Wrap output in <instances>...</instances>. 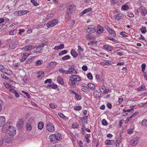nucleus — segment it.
<instances>
[{
	"mask_svg": "<svg viewBox=\"0 0 147 147\" xmlns=\"http://www.w3.org/2000/svg\"><path fill=\"white\" fill-rule=\"evenodd\" d=\"M93 95L94 97L99 98L101 96V94L97 90H95L94 92Z\"/></svg>",
	"mask_w": 147,
	"mask_h": 147,
	"instance_id": "22",
	"label": "nucleus"
},
{
	"mask_svg": "<svg viewBox=\"0 0 147 147\" xmlns=\"http://www.w3.org/2000/svg\"><path fill=\"white\" fill-rule=\"evenodd\" d=\"M139 138L137 137L134 138L130 142V144L131 145L135 146L138 144Z\"/></svg>",
	"mask_w": 147,
	"mask_h": 147,
	"instance_id": "12",
	"label": "nucleus"
},
{
	"mask_svg": "<svg viewBox=\"0 0 147 147\" xmlns=\"http://www.w3.org/2000/svg\"><path fill=\"white\" fill-rule=\"evenodd\" d=\"M35 48V47L32 45H26L23 47L22 49L23 51H30Z\"/></svg>",
	"mask_w": 147,
	"mask_h": 147,
	"instance_id": "10",
	"label": "nucleus"
},
{
	"mask_svg": "<svg viewBox=\"0 0 147 147\" xmlns=\"http://www.w3.org/2000/svg\"><path fill=\"white\" fill-rule=\"evenodd\" d=\"M88 87L90 88L91 90H93L95 89V85L91 83H89L88 85Z\"/></svg>",
	"mask_w": 147,
	"mask_h": 147,
	"instance_id": "34",
	"label": "nucleus"
},
{
	"mask_svg": "<svg viewBox=\"0 0 147 147\" xmlns=\"http://www.w3.org/2000/svg\"><path fill=\"white\" fill-rule=\"evenodd\" d=\"M22 92L24 93L28 98H30V95L28 93L24 91H22Z\"/></svg>",
	"mask_w": 147,
	"mask_h": 147,
	"instance_id": "63",
	"label": "nucleus"
},
{
	"mask_svg": "<svg viewBox=\"0 0 147 147\" xmlns=\"http://www.w3.org/2000/svg\"><path fill=\"white\" fill-rule=\"evenodd\" d=\"M7 132L9 136H14L16 133V129L15 127L12 126L8 130Z\"/></svg>",
	"mask_w": 147,
	"mask_h": 147,
	"instance_id": "4",
	"label": "nucleus"
},
{
	"mask_svg": "<svg viewBox=\"0 0 147 147\" xmlns=\"http://www.w3.org/2000/svg\"><path fill=\"white\" fill-rule=\"evenodd\" d=\"M88 78L90 80H92L93 79L92 75L91 73H88L87 75Z\"/></svg>",
	"mask_w": 147,
	"mask_h": 147,
	"instance_id": "52",
	"label": "nucleus"
},
{
	"mask_svg": "<svg viewBox=\"0 0 147 147\" xmlns=\"http://www.w3.org/2000/svg\"><path fill=\"white\" fill-rule=\"evenodd\" d=\"M82 90L86 93H88L89 91V89L86 86H82L81 87Z\"/></svg>",
	"mask_w": 147,
	"mask_h": 147,
	"instance_id": "35",
	"label": "nucleus"
},
{
	"mask_svg": "<svg viewBox=\"0 0 147 147\" xmlns=\"http://www.w3.org/2000/svg\"><path fill=\"white\" fill-rule=\"evenodd\" d=\"M31 2L35 6H37L39 5V4L34 0H31Z\"/></svg>",
	"mask_w": 147,
	"mask_h": 147,
	"instance_id": "40",
	"label": "nucleus"
},
{
	"mask_svg": "<svg viewBox=\"0 0 147 147\" xmlns=\"http://www.w3.org/2000/svg\"><path fill=\"white\" fill-rule=\"evenodd\" d=\"M57 62L54 61H51L50 63V65L52 67H54L57 64Z\"/></svg>",
	"mask_w": 147,
	"mask_h": 147,
	"instance_id": "45",
	"label": "nucleus"
},
{
	"mask_svg": "<svg viewBox=\"0 0 147 147\" xmlns=\"http://www.w3.org/2000/svg\"><path fill=\"white\" fill-rule=\"evenodd\" d=\"M146 66V64L145 63H143L141 66L142 69V71L143 72H144L145 69V67Z\"/></svg>",
	"mask_w": 147,
	"mask_h": 147,
	"instance_id": "51",
	"label": "nucleus"
},
{
	"mask_svg": "<svg viewBox=\"0 0 147 147\" xmlns=\"http://www.w3.org/2000/svg\"><path fill=\"white\" fill-rule=\"evenodd\" d=\"M3 72L8 75H10L12 74V72L11 70L7 68H5Z\"/></svg>",
	"mask_w": 147,
	"mask_h": 147,
	"instance_id": "33",
	"label": "nucleus"
},
{
	"mask_svg": "<svg viewBox=\"0 0 147 147\" xmlns=\"http://www.w3.org/2000/svg\"><path fill=\"white\" fill-rule=\"evenodd\" d=\"M142 124L144 126H147V119L144 120L142 122Z\"/></svg>",
	"mask_w": 147,
	"mask_h": 147,
	"instance_id": "57",
	"label": "nucleus"
},
{
	"mask_svg": "<svg viewBox=\"0 0 147 147\" xmlns=\"http://www.w3.org/2000/svg\"><path fill=\"white\" fill-rule=\"evenodd\" d=\"M55 141L60 140H61L62 137L60 134L59 133H57L55 134Z\"/></svg>",
	"mask_w": 147,
	"mask_h": 147,
	"instance_id": "24",
	"label": "nucleus"
},
{
	"mask_svg": "<svg viewBox=\"0 0 147 147\" xmlns=\"http://www.w3.org/2000/svg\"><path fill=\"white\" fill-rule=\"evenodd\" d=\"M71 14V13H69V12H66L65 16L66 21L67 22L68 19L70 18Z\"/></svg>",
	"mask_w": 147,
	"mask_h": 147,
	"instance_id": "31",
	"label": "nucleus"
},
{
	"mask_svg": "<svg viewBox=\"0 0 147 147\" xmlns=\"http://www.w3.org/2000/svg\"><path fill=\"white\" fill-rule=\"evenodd\" d=\"M13 139V138L11 136H6L5 138V142L6 143H9L11 142Z\"/></svg>",
	"mask_w": 147,
	"mask_h": 147,
	"instance_id": "18",
	"label": "nucleus"
},
{
	"mask_svg": "<svg viewBox=\"0 0 147 147\" xmlns=\"http://www.w3.org/2000/svg\"><path fill=\"white\" fill-rule=\"evenodd\" d=\"M70 78L73 79L75 81H79L81 80L80 77L77 75H72L70 77Z\"/></svg>",
	"mask_w": 147,
	"mask_h": 147,
	"instance_id": "15",
	"label": "nucleus"
},
{
	"mask_svg": "<svg viewBox=\"0 0 147 147\" xmlns=\"http://www.w3.org/2000/svg\"><path fill=\"white\" fill-rule=\"evenodd\" d=\"M55 136V134H52L50 135L49 136V140L51 142H52L53 143L56 142Z\"/></svg>",
	"mask_w": 147,
	"mask_h": 147,
	"instance_id": "20",
	"label": "nucleus"
},
{
	"mask_svg": "<svg viewBox=\"0 0 147 147\" xmlns=\"http://www.w3.org/2000/svg\"><path fill=\"white\" fill-rule=\"evenodd\" d=\"M50 88L55 89L57 88V85L55 84L50 85Z\"/></svg>",
	"mask_w": 147,
	"mask_h": 147,
	"instance_id": "48",
	"label": "nucleus"
},
{
	"mask_svg": "<svg viewBox=\"0 0 147 147\" xmlns=\"http://www.w3.org/2000/svg\"><path fill=\"white\" fill-rule=\"evenodd\" d=\"M72 127L74 129L78 128L79 127V125L77 123H75L72 125Z\"/></svg>",
	"mask_w": 147,
	"mask_h": 147,
	"instance_id": "43",
	"label": "nucleus"
},
{
	"mask_svg": "<svg viewBox=\"0 0 147 147\" xmlns=\"http://www.w3.org/2000/svg\"><path fill=\"white\" fill-rule=\"evenodd\" d=\"M84 1L88 3H89L90 2L92 3L94 2L95 0H84Z\"/></svg>",
	"mask_w": 147,
	"mask_h": 147,
	"instance_id": "59",
	"label": "nucleus"
},
{
	"mask_svg": "<svg viewBox=\"0 0 147 147\" xmlns=\"http://www.w3.org/2000/svg\"><path fill=\"white\" fill-rule=\"evenodd\" d=\"M103 47L105 49L108 50L110 51H112L113 49V48L109 45H104Z\"/></svg>",
	"mask_w": 147,
	"mask_h": 147,
	"instance_id": "30",
	"label": "nucleus"
},
{
	"mask_svg": "<svg viewBox=\"0 0 147 147\" xmlns=\"http://www.w3.org/2000/svg\"><path fill=\"white\" fill-rule=\"evenodd\" d=\"M110 36H111L110 35H109V37H108L107 38L108 39L112 40V41L114 42H117V41L115 39L111 38Z\"/></svg>",
	"mask_w": 147,
	"mask_h": 147,
	"instance_id": "60",
	"label": "nucleus"
},
{
	"mask_svg": "<svg viewBox=\"0 0 147 147\" xmlns=\"http://www.w3.org/2000/svg\"><path fill=\"white\" fill-rule=\"evenodd\" d=\"M11 123L10 121H9L7 122L5 125H3L1 131L3 133H6L8 130L10 129V128L11 126L10 125V124Z\"/></svg>",
	"mask_w": 147,
	"mask_h": 147,
	"instance_id": "2",
	"label": "nucleus"
},
{
	"mask_svg": "<svg viewBox=\"0 0 147 147\" xmlns=\"http://www.w3.org/2000/svg\"><path fill=\"white\" fill-rule=\"evenodd\" d=\"M57 23V20L56 19V20H52L48 22L46 24L47 27L48 28L52 27L54 26Z\"/></svg>",
	"mask_w": 147,
	"mask_h": 147,
	"instance_id": "7",
	"label": "nucleus"
},
{
	"mask_svg": "<svg viewBox=\"0 0 147 147\" xmlns=\"http://www.w3.org/2000/svg\"><path fill=\"white\" fill-rule=\"evenodd\" d=\"M102 125H106L108 124V123L106 120L105 119H103L102 121Z\"/></svg>",
	"mask_w": 147,
	"mask_h": 147,
	"instance_id": "55",
	"label": "nucleus"
},
{
	"mask_svg": "<svg viewBox=\"0 0 147 147\" xmlns=\"http://www.w3.org/2000/svg\"><path fill=\"white\" fill-rule=\"evenodd\" d=\"M91 10L92 9L90 8L86 9L84 10L82 12H81L79 14V16L80 17H81L86 13L90 11H91Z\"/></svg>",
	"mask_w": 147,
	"mask_h": 147,
	"instance_id": "17",
	"label": "nucleus"
},
{
	"mask_svg": "<svg viewBox=\"0 0 147 147\" xmlns=\"http://www.w3.org/2000/svg\"><path fill=\"white\" fill-rule=\"evenodd\" d=\"M125 33H126L125 32H122L120 33V34L123 37H127L128 36V35L125 34Z\"/></svg>",
	"mask_w": 147,
	"mask_h": 147,
	"instance_id": "62",
	"label": "nucleus"
},
{
	"mask_svg": "<svg viewBox=\"0 0 147 147\" xmlns=\"http://www.w3.org/2000/svg\"><path fill=\"white\" fill-rule=\"evenodd\" d=\"M146 88L145 86L142 85L140 87L138 88V90L139 91H142L146 90Z\"/></svg>",
	"mask_w": 147,
	"mask_h": 147,
	"instance_id": "41",
	"label": "nucleus"
},
{
	"mask_svg": "<svg viewBox=\"0 0 147 147\" xmlns=\"http://www.w3.org/2000/svg\"><path fill=\"white\" fill-rule=\"evenodd\" d=\"M114 18L117 20H119L122 19L124 17L123 15L121 13H119L114 16Z\"/></svg>",
	"mask_w": 147,
	"mask_h": 147,
	"instance_id": "11",
	"label": "nucleus"
},
{
	"mask_svg": "<svg viewBox=\"0 0 147 147\" xmlns=\"http://www.w3.org/2000/svg\"><path fill=\"white\" fill-rule=\"evenodd\" d=\"M45 46V44L43 43L40 44L38 46L36 47V52L41 53V51L42 50L43 47Z\"/></svg>",
	"mask_w": 147,
	"mask_h": 147,
	"instance_id": "14",
	"label": "nucleus"
},
{
	"mask_svg": "<svg viewBox=\"0 0 147 147\" xmlns=\"http://www.w3.org/2000/svg\"><path fill=\"white\" fill-rule=\"evenodd\" d=\"M44 73L42 71H39L37 73V76L39 79H41L44 77Z\"/></svg>",
	"mask_w": 147,
	"mask_h": 147,
	"instance_id": "16",
	"label": "nucleus"
},
{
	"mask_svg": "<svg viewBox=\"0 0 147 147\" xmlns=\"http://www.w3.org/2000/svg\"><path fill=\"white\" fill-rule=\"evenodd\" d=\"M7 28V26L5 24H3L2 25V26L0 28L1 29L3 30H4L6 28Z\"/></svg>",
	"mask_w": 147,
	"mask_h": 147,
	"instance_id": "58",
	"label": "nucleus"
},
{
	"mask_svg": "<svg viewBox=\"0 0 147 147\" xmlns=\"http://www.w3.org/2000/svg\"><path fill=\"white\" fill-rule=\"evenodd\" d=\"M24 121L21 119H18L16 123V126L18 129H21L24 126Z\"/></svg>",
	"mask_w": 147,
	"mask_h": 147,
	"instance_id": "6",
	"label": "nucleus"
},
{
	"mask_svg": "<svg viewBox=\"0 0 147 147\" xmlns=\"http://www.w3.org/2000/svg\"><path fill=\"white\" fill-rule=\"evenodd\" d=\"M109 89H106V88L104 89V90L102 91V93L105 94H107L109 92Z\"/></svg>",
	"mask_w": 147,
	"mask_h": 147,
	"instance_id": "64",
	"label": "nucleus"
},
{
	"mask_svg": "<svg viewBox=\"0 0 147 147\" xmlns=\"http://www.w3.org/2000/svg\"><path fill=\"white\" fill-rule=\"evenodd\" d=\"M57 81L59 84L61 85H63L64 84L63 78L60 77L59 76L57 77Z\"/></svg>",
	"mask_w": 147,
	"mask_h": 147,
	"instance_id": "29",
	"label": "nucleus"
},
{
	"mask_svg": "<svg viewBox=\"0 0 147 147\" xmlns=\"http://www.w3.org/2000/svg\"><path fill=\"white\" fill-rule=\"evenodd\" d=\"M107 30L110 34L113 37H115L116 36V34L115 31L113 30L111 28L108 27L107 28Z\"/></svg>",
	"mask_w": 147,
	"mask_h": 147,
	"instance_id": "13",
	"label": "nucleus"
},
{
	"mask_svg": "<svg viewBox=\"0 0 147 147\" xmlns=\"http://www.w3.org/2000/svg\"><path fill=\"white\" fill-rule=\"evenodd\" d=\"M5 122V119L3 116H0V127L2 126Z\"/></svg>",
	"mask_w": 147,
	"mask_h": 147,
	"instance_id": "23",
	"label": "nucleus"
},
{
	"mask_svg": "<svg viewBox=\"0 0 147 147\" xmlns=\"http://www.w3.org/2000/svg\"><path fill=\"white\" fill-rule=\"evenodd\" d=\"M28 10H20L15 11L13 13L14 16L17 17L18 16H21L29 12Z\"/></svg>",
	"mask_w": 147,
	"mask_h": 147,
	"instance_id": "3",
	"label": "nucleus"
},
{
	"mask_svg": "<svg viewBox=\"0 0 147 147\" xmlns=\"http://www.w3.org/2000/svg\"><path fill=\"white\" fill-rule=\"evenodd\" d=\"M64 48V45L63 44H61L59 46H55L54 49L55 50H58L59 49H62Z\"/></svg>",
	"mask_w": 147,
	"mask_h": 147,
	"instance_id": "26",
	"label": "nucleus"
},
{
	"mask_svg": "<svg viewBox=\"0 0 147 147\" xmlns=\"http://www.w3.org/2000/svg\"><path fill=\"white\" fill-rule=\"evenodd\" d=\"M114 141L113 140H107L105 141V143L107 145H111L113 144V142Z\"/></svg>",
	"mask_w": 147,
	"mask_h": 147,
	"instance_id": "32",
	"label": "nucleus"
},
{
	"mask_svg": "<svg viewBox=\"0 0 147 147\" xmlns=\"http://www.w3.org/2000/svg\"><path fill=\"white\" fill-rule=\"evenodd\" d=\"M75 98L78 100H80L81 99V96L77 93L75 96Z\"/></svg>",
	"mask_w": 147,
	"mask_h": 147,
	"instance_id": "39",
	"label": "nucleus"
},
{
	"mask_svg": "<svg viewBox=\"0 0 147 147\" xmlns=\"http://www.w3.org/2000/svg\"><path fill=\"white\" fill-rule=\"evenodd\" d=\"M70 58V57L69 55H66L64 57H63L62 58V60L65 61L66 60H68Z\"/></svg>",
	"mask_w": 147,
	"mask_h": 147,
	"instance_id": "47",
	"label": "nucleus"
},
{
	"mask_svg": "<svg viewBox=\"0 0 147 147\" xmlns=\"http://www.w3.org/2000/svg\"><path fill=\"white\" fill-rule=\"evenodd\" d=\"M122 7L124 10H127L129 8V6L127 5H123Z\"/></svg>",
	"mask_w": 147,
	"mask_h": 147,
	"instance_id": "50",
	"label": "nucleus"
},
{
	"mask_svg": "<svg viewBox=\"0 0 147 147\" xmlns=\"http://www.w3.org/2000/svg\"><path fill=\"white\" fill-rule=\"evenodd\" d=\"M82 109V107L80 106H76L74 108L75 111H79Z\"/></svg>",
	"mask_w": 147,
	"mask_h": 147,
	"instance_id": "53",
	"label": "nucleus"
},
{
	"mask_svg": "<svg viewBox=\"0 0 147 147\" xmlns=\"http://www.w3.org/2000/svg\"><path fill=\"white\" fill-rule=\"evenodd\" d=\"M59 71L62 73L66 74V70H64L63 68H61L59 69Z\"/></svg>",
	"mask_w": 147,
	"mask_h": 147,
	"instance_id": "54",
	"label": "nucleus"
},
{
	"mask_svg": "<svg viewBox=\"0 0 147 147\" xmlns=\"http://www.w3.org/2000/svg\"><path fill=\"white\" fill-rule=\"evenodd\" d=\"M97 28L98 30L96 31V35L98 36H99L100 34L103 32L104 31V28L99 24L97 25Z\"/></svg>",
	"mask_w": 147,
	"mask_h": 147,
	"instance_id": "8",
	"label": "nucleus"
},
{
	"mask_svg": "<svg viewBox=\"0 0 147 147\" xmlns=\"http://www.w3.org/2000/svg\"><path fill=\"white\" fill-rule=\"evenodd\" d=\"M71 54L73 57L74 58H76L78 55V53L77 52L75 51L74 49H72L71 51Z\"/></svg>",
	"mask_w": 147,
	"mask_h": 147,
	"instance_id": "28",
	"label": "nucleus"
},
{
	"mask_svg": "<svg viewBox=\"0 0 147 147\" xmlns=\"http://www.w3.org/2000/svg\"><path fill=\"white\" fill-rule=\"evenodd\" d=\"M67 51L66 50H64L63 51H62L60 52L59 54L58 55L59 56H61L63 54H66L67 53Z\"/></svg>",
	"mask_w": 147,
	"mask_h": 147,
	"instance_id": "42",
	"label": "nucleus"
},
{
	"mask_svg": "<svg viewBox=\"0 0 147 147\" xmlns=\"http://www.w3.org/2000/svg\"><path fill=\"white\" fill-rule=\"evenodd\" d=\"M16 31L17 30L16 29L11 31L9 33L10 35H14L16 34Z\"/></svg>",
	"mask_w": 147,
	"mask_h": 147,
	"instance_id": "49",
	"label": "nucleus"
},
{
	"mask_svg": "<svg viewBox=\"0 0 147 147\" xmlns=\"http://www.w3.org/2000/svg\"><path fill=\"white\" fill-rule=\"evenodd\" d=\"M35 122L34 119L32 117L30 118L26 125V129L27 131H30L34 127Z\"/></svg>",
	"mask_w": 147,
	"mask_h": 147,
	"instance_id": "1",
	"label": "nucleus"
},
{
	"mask_svg": "<svg viewBox=\"0 0 147 147\" xmlns=\"http://www.w3.org/2000/svg\"><path fill=\"white\" fill-rule=\"evenodd\" d=\"M13 93L14 94L15 96L16 97L18 98L20 96V95L19 94L17 93L16 91L15 90H13Z\"/></svg>",
	"mask_w": 147,
	"mask_h": 147,
	"instance_id": "56",
	"label": "nucleus"
},
{
	"mask_svg": "<svg viewBox=\"0 0 147 147\" xmlns=\"http://www.w3.org/2000/svg\"><path fill=\"white\" fill-rule=\"evenodd\" d=\"M75 5L73 4L69 5L67 7L66 12H69L70 13H71L75 11Z\"/></svg>",
	"mask_w": 147,
	"mask_h": 147,
	"instance_id": "9",
	"label": "nucleus"
},
{
	"mask_svg": "<svg viewBox=\"0 0 147 147\" xmlns=\"http://www.w3.org/2000/svg\"><path fill=\"white\" fill-rule=\"evenodd\" d=\"M138 13L140 11L142 14L145 16L147 13V11L144 8H139L138 10H137Z\"/></svg>",
	"mask_w": 147,
	"mask_h": 147,
	"instance_id": "19",
	"label": "nucleus"
},
{
	"mask_svg": "<svg viewBox=\"0 0 147 147\" xmlns=\"http://www.w3.org/2000/svg\"><path fill=\"white\" fill-rule=\"evenodd\" d=\"M9 47L11 49H14L16 47V45L14 41H12L9 44Z\"/></svg>",
	"mask_w": 147,
	"mask_h": 147,
	"instance_id": "21",
	"label": "nucleus"
},
{
	"mask_svg": "<svg viewBox=\"0 0 147 147\" xmlns=\"http://www.w3.org/2000/svg\"><path fill=\"white\" fill-rule=\"evenodd\" d=\"M114 63L113 62L111 61L106 60V62L104 63V65H111Z\"/></svg>",
	"mask_w": 147,
	"mask_h": 147,
	"instance_id": "37",
	"label": "nucleus"
},
{
	"mask_svg": "<svg viewBox=\"0 0 147 147\" xmlns=\"http://www.w3.org/2000/svg\"><path fill=\"white\" fill-rule=\"evenodd\" d=\"M86 30H89V31H87V32L90 34L94 33L96 31V30L93 28H88Z\"/></svg>",
	"mask_w": 147,
	"mask_h": 147,
	"instance_id": "27",
	"label": "nucleus"
},
{
	"mask_svg": "<svg viewBox=\"0 0 147 147\" xmlns=\"http://www.w3.org/2000/svg\"><path fill=\"white\" fill-rule=\"evenodd\" d=\"M74 68L73 67H71L68 70H66V74H73V70Z\"/></svg>",
	"mask_w": 147,
	"mask_h": 147,
	"instance_id": "25",
	"label": "nucleus"
},
{
	"mask_svg": "<svg viewBox=\"0 0 147 147\" xmlns=\"http://www.w3.org/2000/svg\"><path fill=\"white\" fill-rule=\"evenodd\" d=\"M44 125V123L42 122H41L40 123H39L38 125V129H41L43 127Z\"/></svg>",
	"mask_w": 147,
	"mask_h": 147,
	"instance_id": "44",
	"label": "nucleus"
},
{
	"mask_svg": "<svg viewBox=\"0 0 147 147\" xmlns=\"http://www.w3.org/2000/svg\"><path fill=\"white\" fill-rule=\"evenodd\" d=\"M46 129L48 131L50 132H53L55 131V127L51 123H49L47 124Z\"/></svg>",
	"mask_w": 147,
	"mask_h": 147,
	"instance_id": "5",
	"label": "nucleus"
},
{
	"mask_svg": "<svg viewBox=\"0 0 147 147\" xmlns=\"http://www.w3.org/2000/svg\"><path fill=\"white\" fill-rule=\"evenodd\" d=\"M49 106L52 109L55 108L57 107V105H55L53 103H50L49 104Z\"/></svg>",
	"mask_w": 147,
	"mask_h": 147,
	"instance_id": "61",
	"label": "nucleus"
},
{
	"mask_svg": "<svg viewBox=\"0 0 147 147\" xmlns=\"http://www.w3.org/2000/svg\"><path fill=\"white\" fill-rule=\"evenodd\" d=\"M42 62L43 61L41 60H38L35 62V65L36 66L39 65L42 63Z\"/></svg>",
	"mask_w": 147,
	"mask_h": 147,
	"instance_id": "38",
	"label": "nucleus"
},
{
	"mask_svg": "<svg viewBox=\"0 0 147 147\" xmlns=\"http://www.w3.org/2000/svg\"><path fill=\"white\" fill-rule=\"evenodd\" d=\"M70 84L73 87H75L76 85L75 84V81L72 78H70Z\"/></svg>",
	"mask_w": 147,
	"mask_h": 147,
	"instance_id": "36",
	"label": "nucleus"
},
{
	"mask_svg": "<svg viewBox=\"0 0 147 147\" xmlns=\"http://www.w3.org/2000/svg\"><path fill=\"white\" fill-rule=\"evenodd\" d=\"M140 31L142 34L145 33L146 32V27H144L140 28Z\"/></svg>",
	"mask_w": 147,
	"mask_h": 147,
	"instance_id": "46",
	"label": "nucleus"
}]
</instances>
